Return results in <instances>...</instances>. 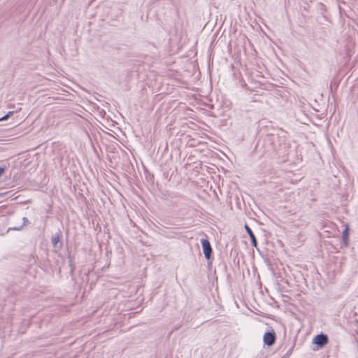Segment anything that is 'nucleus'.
<instances>
[{"mask_svg":"<svg viewBox=\"0 0 358 358\" xmlns=\"http://www.w3.org/2000/svg\"><path fill=\"white\" fill-rule=\"evenodd\" d=\"M245 230H246L247 233L248 234V235L251 239V242H252L253 246L256 247L257 245V240L255 238V236L252 229L248 225H245Z\"/></svg>","mask_w":358,"mask_h":358,"instance_id":"20e7f679","label":"nucleus"},{"mask_svg":"<svg viewBox=\"0 0 358 358\" xmlns=\"http://www.w3.org/2000/svg\"><path fill=\"white\" fill-rule=\"evenodd\" d=\"M201 243L205 257L206 259H209L212 252V248L210 242L207 239H201Z\"/></svg>","mask_w":358,"mask_h":358,"instance_id":"f03ea898","label":"nucleus"},{"mask_svg":"<svg viewBox=\"0 0 358 358\" xmlns=\"http://www.w3.org/2000/svg\"><path fill=\"white\" fill-rule=\"evenodd\" d=\"M22 220H23V224L22 225H21L20 227H13V228H10V229L20 231V230H21L23 228L24 226H26L27 224H29V220H28V219L26 217H24Z\"/></svg>","mask_w":358,"mask_h":358,"instance_id":"423d86ee","label":"nucleus"},{"mask_svg":"<svg viewBox=\"0 0 358 358\" xmlns=\"http://www.w3.org/2000/svg\"><path fill=\"white\" fill-rule=\"evenodd\" d=\"M8 117V115H6L3 116V117L0 118V121H1V120H6Z\"/></svg>","mask_w":358,"mask_h":358,"instance_id":"6e6552de","label":"nucleus"},{"mask_svg":"<svg viewBox=\"0 0 358 358\" xmlns=\"http://www.w3.org/2000/svg\"><path fill=\"white\" fill-rule=\"evenodd\" d=\"M60 241V235L59 234H55L52 238V244L53 245L54 247H57V244L59 243Z\"/></svg>","mask_w":358,"mask_h":358,"instance_id":"39448f33","label":"nucleus"},{"mask_svg":"<svg viewBox=\"0 0 358 358\" xmlns=\"http://www.w3.org/2000/svg\"><path fill=\"white\" fill-rule=\"evenodd\" d=\"M263 341L265 345L268 346L274 344L275 341V335L274 332H266L264 334Z\"/></svg>","mask_w":358,"mask_h":358,"instance_id":"7ed1b4c3","label":"nucleus"},{"mask_svg":"<svg viewBox=\"0 0 358 358\" xmlns=\"http://www.w3.org/2000/svg\"><path fill=\"white\" fill-rule=\"evenodd\" d=\"M343 238L344 241H347L348 238V227H346L343 232Z\"/></svg>","mask_w":358,"mask_h":358,"instance_id":"0eeeda50","label":"nucleus"},{"mask_svg":"<svg viewBox=\"0 0 358 358\" xmlns=\"http://www.w3.org/2000/svg\"><path fill=\"white\" fill-rule=\"evenodd\" d=\"M3 171H4V169H3V168H1V167H0V176H1V175H2V174H3Z\"/></svg>","mask_w":358,"mask_h":358,"instance_id":"1a4fd4ad","label":"nucleus"},{"mask_svg":"<svg viewBox=\"0 0 358 358\" xmlns=\"http://www.w3.org/2000/svg\"><path fill=\"white\" fill-rule=\"evenodd\" d=\"M328 343V337L327 335L321 334H318L313 338V343L317 344L322 348Z\"/></svg>","mask_w":358,"mask_h":358,"instance_id":"f257e3e1","label":"nucleus"}]
</instances>
